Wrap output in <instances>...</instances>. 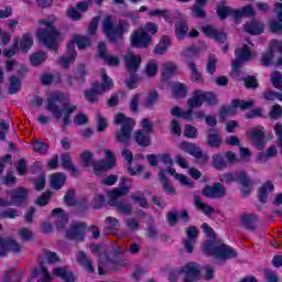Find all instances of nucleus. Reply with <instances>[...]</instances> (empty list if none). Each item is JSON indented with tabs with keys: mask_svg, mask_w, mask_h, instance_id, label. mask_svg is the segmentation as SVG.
I'll return each mask as SVG.
<instances>
[{
	"mask_svg": "<svg viewBox=\"0 0 282 282\" xmlns=\"http://www.w3.org/2000/svg\"><path fill=\"white\" fill-rule=\"evenodd\" d=\"M120 268H124V262H115L113 259H111L110 254H107V251H104V253L99 254V264L97 267L99 276H105L107 272L106 270H111L112 272H118Z\"/></svg>",
	"mask_w": 282,
	"mask_h": 282,
	"instance_id": "9b49d317",
	"label": "nucleus"
},
{
	"mask_svg": "<svg viewBox=\"0 0 282 282\" xmlns=\"http://www.w3.org/2000/svg\"><path fill=\"white\" fill-rule=\"evenodd\" d=\"M171 45V37H169V35H164L159 44H156L154 46V54H159L160 56H162V54H166V50H169Z\"/></svg>",
	"mask_w": 282,
	"mask_h": 282,
	"instance_id": "37998d69",
	"label": "nucleus"
},
{
	"mask_svg": "<svg viewBox=\"0 0 282 282\" xmlns=\"http://www.w3.org/2000/svg\"><path fill=\"white\" fill-rule=\"evenodd\" d=\"M101 84L94 82L91 88L84 91V98L87 102H90V105H96V102H98V96L105 94V91H109V89L113 87V79L107 76L106 70H101Z\"/></svg>",
	"mask_w": 282,
	"mask_h": 282,
	"instance_id": "423d86ee",
	"label": "nucleus"
},
{
	"mask_svg": "<svg viewBox=\"0 0 282 282\" xmlns=\"http://www.w3.org/2000/svg\"><path fill=\"white\" fill-rule=\"evenodd\" d=\"M274 191V184L272 182L267 181L261 185L258 189V199L261 204H268V193H272Z\"/></svg>",
	"mask_w": 282,
	"mask_h": 282,
	"instance_id": "7c9ffc66",
	"label": "nucleus"
},
{
	"mask_svg": "<svg viewBox=\"0 0 282 282\" xmlns=\"http://www.w3.org/2000/svg\"><path fill=\"white\" fill-rule=\"evenodd\" d=\"M263 30H265V26L263 23L257 20H251L245 24V32H247V34H251L252 36L260 35Z\"/></svg>",
	"mask_w": 282,
	"mask_h": 282,
	"instance_id": "c756f323",
	"label": "nucleus"
},
{
	"mask_svg": "<svg viewBox=\"0 0 282 282\" xmlns=\"http://www.w3.org/2000/svg\"><path fill=\"white\" fill-rule=\"evenodd\" d=\"M134 142L141 149H149V147L152 144L151 133L137 130L134 132Z\"/></svg>",
	"mask_w": 282,
	"mask_h": 282,
	"instance_id": "bb28decb",
	"label": "nucleus"
},
{
	"mask_svg": "<svg viewBox=\"0 0 282 282\" xmlns=\"http://www.w3.org/2000/svg\"><path fill=\"white\" fill-rule=\"evenodd\" d=\"M54 276H58V279H62L64 282H75L76 276H74V273L72 271H67L65 267H57L53 270Z\"/></svg>",
	"mask_w": 282,
	"mask_h": 282,
	"instance_id": "72a5a7b5",
	"label": "nucleus"
},
{
	"mask_svg": "<svg viewBox=\"0 0 282 282\" xmlns=\"http://www.w3.org/2000/svg\"><path fill=\"white\" fill-rule=\"evenodd\" d=\"M76 261L79 263V265H83L84 270L86 272H89V274H94L96 272V268H94V262H91V257H89L84 251H79L76 253Z\"/></svg>",
	"mask_w": 282,
	"mask_h": 282,
	"instance_id": "a878e982",
	"label": "nucleus"
},
{
	"mask_svg": "<svg viewBox=\"0 0 282 282\" xmlns=\"http://www.w3.org/2000/svg\"><path fill=\"white\" fill-rule=\"evenodd\" d=\"M231 107H234V109H240V111H247L254 107V100L232 99Z\"/></svg>",
	"mask_w": 282,
	"mask_h": 282,
	"instance_id": "a18cd8bd",
	"label": "nucleus"
},
{
	"mask_svg": "<svg viewBox=\"0 0 282 282\" xmlns=\"http://www.w3.org/2000/svg\"><path fill=\"white\" fill-rule=\"evenodd\" d=\"M180 149L181 151L188 153V155H192V158H195L198 164H206V162H208V153H204L202 148L197 147L195 143L182 141L180 143Z\"/></svg>",
	"mask_w": 282,
	"mask_h": 282,
	"instance_id": "f8f14e48",
	"label": "nucleus"
},
{
	"mask_svg": "<svg viewBox=\"0 0 282 282\" xmlns=\"http://www.w3.org/2000/svg\"><path fill=\"white\" fill-rule=\"evenodd\" d=\"M203 197L208 199H220L226 195V188L221 183H214L213 185H205L202 191Z\"/></svg>",
	"mask_w": 282,
	"mask_h": 282,
	"instance_id": "a211bd4d",
	"label": "nucleus"
},
{
	"mask_svg": "<svg viewBox=\"0 0 282 282\" xmlns=\"http://www.w3.org/2000/svg\"><path fill=\"white\" fill-rule=\"evenodd\" d=\"M20 50L23 54H28L30 50H32V45H34V39L30 33H24L22 39L19 40Z\"/></svg>",
	"mask_w": 282,
	"mask_h": 282,
	"instance_id": "4c0bfd02",
	"label": "nucleus"
},
{
	"mask_svg": "<svg viewBox=\"0 0 282 282\" xmlns=\"http://www.w3.org/2000/svg\"><path fill=\"white\" fill-rule=\"evenodd\" d=\"M204 104L208 105V107L219 105L217 94L215 91H204L200 89L194 90L192 97L187 99L188 109L182 111V107L175 106L171 109V116L174 118H183V120L193 122L195 120V118H193L194 109L202 107Z\"/></svg>",
	"mask_w": 282,
	"mask_h": 282,
	"instance_id": "f257e3e1",
	"label": "nucleus"
},
{
	"mask_svg": "<svg viewBox=\"0 0 282 282\" xmlns=\"http://www.w3.org/2000/svg\"><path fill=\"white\" fill-rule=\"evenodd\" d=\"M74 41L78 47V50H85V47H89L91 45V40L87 36L76 35Z\"/></svg>",
	"mask_w": 282,
	"mask_h": 282,
	"instance_id": "680f3d73",
	"label": "nucleus"
},
{
	"mask_svg": "<svg viewBox=\"0 0 282 282\" xmlns=\"http://www.w3.org/2000/svg\"><path fill=\"white\" fill-rule=\"evenodd\" d=\"M76 192L74 189H67L66 195H64V204L66 206H76Z\"/></svg>",
	"mask_w": 282,
	"mask_h": 282,
	"instance_id": "338daca9",
	"label": "nucleus"
},
{
	"mask_svg": "<svg viewBox=\"0 0 282 282\" xmlns=\"http://www.w3.org/2000/svg\"><path fill=\"white\" fill-rule=\"evenodd\" d=\"M65 182H67V176L63 172L51 175V187L54 188V191H61V188L65 186Z\"/></svg>",
	"mask_w": 282,
	"mask_h": 282,
	"instance_id": "473e14b6",
	"label": "nucleus"
},
{
	"mask_svg": "<svg viewBox=\"0 0 282 282\" xmlns=\"http://www.w3.org/2000/svg\"><path fill=\"white\" fill-rule=\"evenodd\" d=\"M148 17L153 18V17H162L164 19V21H166V23H171V12L166 9H155V10H151L148 13Z\"/></svg>",
	"mask_w": 282,
	"mask_h": 282,
	"instance_id": "6e6d98bb",
	"label": "nucleus"
},
{
	"mask_svg": "<svg viewBox=\"0 0 282 282\" xmlns=\"http://www.w3.org/2000/svg\"><path fill=\"white\" fill-rule=\"evenodd\" d=\"M39 25H45L46 29L37 30V39L51 52H58V41H61V33L56 30L54 22L47 20H39Z\"/></svg>",
	"mask_w": 282,
	"mask_h": 282,
	"instance_id": "20e7f679",
	"label": "nucleus"
},
{
	"mask_svg": "<svg viewBox=\"0 0 282 282\" xmlns=\"http://www.w3.org/2000/svg\"><path fill=\"white\" fill-rule=\"evenodd\" d=\"M175 72H177V66L173 62L165 63L162 70L163 80L169 82L170 78L175 76Z\"/></svg>",
	"mask_w": 282,
	"mask_h": 282,
	"instance_id": "49530a36",
	"label": "nucleus"
},
{
	"mask_svg": "<svg viewBox=\"0 0 282 282\" xmlns=\"http://www.w3.org/2000/svg\"><path fill=\"white\" fill-rule=\"evenodd\" d=\"M158 100H160V94L158 90H152L148 93L143 102V107H145V109H153V107L158 105Z\"/></svg>",
	"mask_w": 282,
	"mask_h": 282,
	"instance_id": "c03bdc74",
	"label": "nucleus"
},
{
	"mask_svg": "<svg viewBox=\"0 0 282 282\" xmlns=\"http://www.w3.org/2000/svg\"><path fill=\"white\" fill-rule=\"evenodd\" d=\"M122 158L128 162V173L132 177H135L139 173H142L144 171V165H138L135 170L131 165L133 162V152H131L129 149L123 148L121 152Z\"/></svg>",
	"mask_w": 282,
	"mask_h": 282,
	"instance_id": "4be33fe9",
	"label": "nucleus"
},
{
	"mask_svg": "<svg viewBox=\"0 0 282 282\" xmlns=\"http://www.w3.org/2000/svg\"><path fill=\"white\" fill-rule=\"evenodd\" d=\"M248 138L253 141L256 149L258 151H263L265 149V128H252L249 132H247Z\"/></svg>",
	"mask_w": 282,
	"mask_h": 282,
	"instance_id": "6ab92c4d",
	"label": "nucleus"
},
{
	"mask_svg": "<svg viewBox=\"0 0 282 282\" xmlns=\"http://www.w3.org/2000/svg\"><path fill=\"white\" fill-rule=\"evenodd\" d=\"M271 83L275 89L282 91V74L279 70H275L271 75Z\"/></svg>",
	"mask_w": 282,
	"mask_h": 282,
	"instance_id": "0e129e2a",
	"label": "nucleus"
},
{
	"mask_svg": "<svg viewBox=\"0 0 282 282\" xmlns=\"http://www.w3.org/2000/svg\"><path fill=\"white\" fill-rule=\"evenodd\" d=\"M1 182L4 184V186L12 188V186L17 185V176L12 174V171H8L7 174L1 178Z\"/></svg>",
	"mask_w": 282,
	"mask_h": 282,
	"instance_id": "052dcab7",
	"label": "nucleus"
},
{
	"mask_svg": "<svg viewBox=\"0 0 282 282\" xmlns=\"http://www.w3.org/2000/svg\"><path fill=\"white\" fill-rule=\"evenodd\" d=\"M129 193V186H122L120 185L119 187L113 188L111 192H109L108 197H109V204H113L116 202H119V197H124Z\"/></svg>",
	"mask_w": 282,
	"mask_h": 282,
	"instance_id": "e433bc0d",
	"label": "nucleus"
},
{
	"mask_svg": "<svg viewBox=\"0 0 282 282\" xmlns=\"http://www.w3.org/2000/svg\"><path fill=\"white\" fill-rule=\"evenodd\" d=\"M243 17H247V18L257 17V12H254V8H252V4H246L240 10L236 9V21H241Z\"/></svg>",
	"mask_w": 282,
	"mask_h": 282,
	"instance_id": "ea45409f",
	"label": "nucleus"
},
{
	"mask_svg": "<svg viewBox=\"0 0 282 282\" xmlns=\"http://www.w3.org/2000/svg\"><path fill=\"white\" fill-rule=\"evenodd\" d=\"M274 133L276 135V144H281L280 147V153L282 155V123L276 122L275 126L273 127Z\"/></svg>",
	"mask_w": 282,
	"mask_h": 282,
	"instance_id": "774afa93",
	"label": "nucleus"
},
{
	"mask_svg": "<svg viewBox=\"0 0 282 282\" xmlns=\"http://www.w3.org/2000/svg\"><path fill=\"white\" fill-rule=\"evenodd\" d=\"M269 118L271 120H279V118H282V107L279 104H275L271 107L269 110Z\"/></svg>",
	"mask_w": 282,
	"mask_h": 282,
	"instance_id": "69168bd1",
	"label": "nucleus"
},
{
	"mask_svg": "<svg viewBox=\"0 0 282 282\" xmlns=\"http://www.w3.org/2000/svg\"><path fill=\"white\" fill-rule=\"evenodd\" d=\"M159 182L162 184L164 193L175 195V187L171 185V181L166 177V173H164V171L159 173Z\"/></svg>",
	"mask_w": 282,
	"mask_h": 282,
	"instance_id": "79ce46f5",
	"label": "nucleus"
},
{
	"mask_svg": "<svg viewBox=\"0 0 282 282\" xmlns=\"http://www.w3.org/2000/svg\"><path fill=\"white\" fill-rule=\"evenodd\" d=\"M187 67L191 69L192 80L193 83H204V77H202V73L197 69V64L193 61L187 62Z\"/></svg>",
	"mask_w": 282,
	"mask_h": 282,
	"instance_id": "603ef678",
	"label": "nucleus"
},
{
	"mask_svg": "<svg viewBox=\"0 0 282 282\" xmlns=\"http://www.w3.org/2000/svg\"><path fill=\"white\" fill-rule=\"evenodd\" d=\"M212 166L216 171H224L228 169V162L226 161V156L221 153H216L212 156Z\"/></svg>",
	"mask_w": 282,
	"mask_h": 282,
	"instance_id": "c9c22d12",
	"label": "nucleus"
},
{
	"mask_svg": "<svg viewBox=\"0 0 282 282\" xmlns=\"http://www.w3.org/2000/svg\"><path fill=\"white\" fill-rule=\"evenodd\" d=\"M194 204L198 210H202L206 215V217H213V215H215V207L202 202L199 196L194 198Z\"/></svg>",
	"mask_w": 282,
	"mask_h": 282,
	"instance_id": "a19ab883",
	"label": "nucleus"
},
{
	"mask_svg": "<svg viewBox=\"0 0 282 282\" xmlns=\"http://www.w3.org/2000/svg\"><path fill=\"white\" fill-rule=\"evenodd\" d=\"M180 272L185 274L184 282H197L202 279V270L196 262H187Z\"/></svg>",
	"mask_w": 282,
	"mask_h": 282,
	"instance_id": "dca6fc26",
	"label": "nucleus"
},
{
	"mask_svg": "<svg viewBox=\"0 0 282 282\" xmlns=\"http://www.w3.org/2000/svg\"><path fill=\"white\" fill-rule=\"evenodd\" d=\"M129 28H131V24L127 20H119L116 24L111 17H106L102 21V32L108 41L113 44L124 41V34L129 32Z\"/></svg>",
	"mask_w": 282,
	"mask_h": 282,
	"instance_id": "f03ea898",
	"label": "nucleus"
},
{
	"mask_svg": "<svg viewBox=\"0 0 282 282\" xmlns=\"http://www.w3.org/2000/svg\"><path fill=\"white\" fill-rule=\"evenodd\" d=\"M47 61V53L43 51L35 52L31 54L30 62L33 67H39V65H43Z\"/></svg>",
	"mask_w": 282,
	"mask_h": 282,
	"instance_id": "de8ad7c7",
	"label": "nucleus"
},
{
	"mask_svg": "<svg viewBox=\"0 0 282 282\" xmlns=\"http://www.w3.org/2000/svg\"><path fill=\"white\" fill-rule=\"evenodd\" d=\"M153 43V36L143 29L134 30L130 35V46L135 50H147Z\"/></svg>",
	"mask_w": 282,
	"mask_h": 282,
	"instance_id": "9d476101",
	"label": "nucleus"
},
{
	"mask_svg": "<svg viewBox=\"0 0 282 282\" xmlns=\"http://www.w3.org/2000/svg\"><path fill=\"white\" fill-rule=\"evenodd\" d=\"M8 195L13 206H17L18 208H25V206H28V197H30L28 188L19 186L13 189H9Z\"/></svg>",
	"mask_w": 282,
	"mask_h": 282,
	"instance_id": "ddd939ff",
	"label": "nucleus"
},
{
	"mask_svg": "<svg viewBox=\"0 0 282 282\" xmlns=\"http://www.w3.org/2000/svg\"><path fill=\"white\" fill-rule=\"evenodd\" d=\"M113 124L117 127L121 126L120 129L115 132V142L117 144H123V147H129L133 129L135 128V119L119 112L115 116Z\"/></svg>",
	"mask_w": 282,
	"mask_h": 282,
	"instance_id": "7ed1b4c3",
	"label": "nucleus"
},
{
	"mask_svg": "<svg viewBox=\"0 0 282 282\" xmlns=\"http://www.w3.org/2000/svg\"><path fill=\"white\" fill-rule=\"evenodd\" d=\"M272 61H274V48L270 46L265 53L261 54L260 64L263 67H270V65H272Z\"/></svg>",
	"mask_w": 282,
	"mask_h": 282,
	"instance_id": "3c124183",
	"label": "nucleus"
},
{
	"mask_svg": "<svg viewBox=\"0 0 282 282\" xmlns=\"http://www.w3.org/2000/svg\"><path fill=\"white\" fill-rule=\"evenodd\" d=\"M52 217H56V229L63 230L65 226H67V221H69V218L67 217V214L65 213V209L57 207L52 210Z\"/></svg>",
	"mask_w": 282,
	"mask_h": 282,
	"instance_id": "cd10ccee",
	"label": "nucleus"
},
{
	"mask_svg": "<svg viewBox=\"0 0 282 282\" xmlns=\"http://www.w3.org/2000/svg\"><path fill=\"white\" fill-rule=\"evenodd\" d=\"M61 74L52 75L50 73H45L41 76V84L44 86L52 85L53 83H61Z\"/></svg>",
	"mask_w": 282,
	"mask_h": 282,
	"instance_id": "5fc2aeb1",
	"label": "nucleus"
},
{
	"mask_svg": "<svg viewBox=\"0 0 282 282\" xmlns=\"http://www.w3.org/2000/svg\"><path fill=\"white\" fill-rule=\"evenodd\" d=\"M204 252L209 257H216V259H223L226 261L228 259H237L238 253L232 247L224 243V241L218 240L213 242V240H207L204 246Z\"/></svg>",
	"mask_w": 282,
	"mask_h": 282,
	"instance_id": "39448f33",
	"label": "nucleus"
},
{
	"mask_svg": "<svg viewBox=\"0 0 282 282\" xmlns=\"http://www.w3.org/2000/svg\"><path fill=\"white\" fill-rule=\"evenodd\" d=\"M195 3L192 8V14L196 17V19H206L208 13L206 12V6L208 4V0H194Z\"/></svg>",
	"mask_w": 282,
	"mask_h": 282,
	"instance_id": "c85d7f7f",
	"label": "nucleus"
},
{
	"mask_svg": "<svg viewBox=\"0 0 282 282\" xmlns=\"http://www.w3.org/2000/svg\"><path fill=\"white\" fill-rule=\"evenodd\" d=\"M188 34V24L184 20H178L175 23V36L178 41H184Z\"/></svg>",
	"mask_w": 282,
	"mask_h": 282,
	"instance_id": "58836bf2",
	"label": "nucleus"
},
{
	"mask_svg": "<svg viewBox=\"0 0 282 282\" xmlns=\"http://www.w3.org/2000/svg\"><path fill=\"white\" fill-rule=\"evenodd\" d=\"M126 69L129 74H138L140 65H142V57L140 55H128L124 57Z\"/></svg>",
	"mask_w": 282,
	"mask_h": 282,
	"instance_id": "b1692460",
	"label": "nucleus"
},
{
	"mask_svg": "<svg viewBox=\"0 0 282 282\" xmlns=\"http://www.w3.org/2000/svg\"><path fill=\"white\" fill-rule=\"evenodd\" d=\"M235 56L236 59L231 62V74L234 78H239V76H241V67L243 63L252 61V51L248 44H245L241 48L235 50Z\"/></svg>",
	"mask_w": 282,
	"mask_h": 282,
	"instance_id": "6e6552de",
	"label": "nucleus"
},
{
	"mask_svg": "<svg viewBox=\"0 0 282 282\" xmlns=\"http://www.w3.org/2000/svg\"><path fill=\"white\" fill-rule=\"evenodd\" d=\"M224 182L225 184H232L234 182H238L241 184V193L243 197H248L252 191V185L250 184V178H248V173L246 171H240L235 177L232 172H227L224 174Z\"/></svg>",
	"mask_w": 282,
	"mask_h": 282,
	"instance_id": "1a4fd4ad",
	"label": "nucleus"
},
{
	"mask_svg": "<svg viewBox=\"0 0 282 282\" xmlns=\"http://www.w3.org/2000/svg\"><path fill=\"white\" fill-rule=\"evenodd\" d=\"M258 220H259V218L254 214H243L241 216L242 226L247 230H250L251 232H254L257 230V221Z\"/></svg>",
	"mask_w": 282,
	"mask_h": 282,
	"instance_id": "2f4dec72",
	"label": "nucleus"
},
{
	"mask_svg": "<svg viewBox=\"0 0 282 282\" xmlns=\"http://www.w3.org/2000/svg\"><path fill=\"white\" fill-rule=\"evenodd\" d=\"M8 252L19 254L21 245L14 239L0 238V257H7Z\"/></svg>",
	"mask_w": 282,
	"mask_h": 282,
	"instance_id": "aec40b11",
	"label": "nucleus"
},
{
	"mask_svg": "<svg viewBox=\"0 0 282 282\" xmlns=\"http://www.w3.org/2000/svg\"><path fill=\"white\" fill-rule=\"evenodd\" d=\"M39 274H42L37 282H52V274L47 271V267L43 265V262H40V268H35L31 271L28 281H34Z\"/></svg>",
	"mask_w": 282,
	"mask_h": 282,
	"instance_id": "5701e85b",
	"label": "nucleus"
},
{
	"mask_svg": "<svg viewBox=\"0 0 282 282\" xmlns=\"http://www.w3.org/2000/svg\"><path fill=\"white\" fill-rule=\"evenodd\" d=\"M82 164L85 169H88V166H93L94 174L97 177H102L104 173H107V171H111L113 169V163L111 161H107L105 159L99 161H94V153L89 150H85L80 154Z\"/></svg>",
	"mask_w": 282,
	"mask_h": 282,
	"instance_id": "0eeeda50",
	"label": "nucleus"
},
{
	"mask_svg": "<svg viewBox=\"0 0 282 282\" xmlns=\"http://www.w3.org/2000/svg\"><path fill=\"white\" fill-rule=\"evenodd\" d=\"M206 144L210 147V149H219L224 144V138L219 134L217 129H209V133L206 138Z\"/></svg>",
	"mask_w": 282,
	"mask_h": 282,
	"instance_id": "393cba45",
	"label": "nucleus"
},
{
	"mask_svg": "<svg viewBox=\"0 0 282 282\" xmlns=\"http://www.w3.org/2000/svg\"><path fill=\"white\" fill-rule=\"evenodd\" d=\"M9 94L10 95H14V94H19V91H21V79H19V77L17 76H11L9 78Z\"/></svg>",
	"mask_w": 282,
	"mask_h": 282,
	"instance_id": "4d7b16f0",
	"label": "nucleus"
},
{
	"mask_svg": "<svg viewBox=\"0 0 282 282\" xmlns=\"http://www.w3.org/2000/svg\"><path fill=\"white\" fill-rule=\"evenodd\" d=\"M109 206H115L118 213L121 215H131L133 207L130 204L117 200L115 203H109Z\"/></svg>",
	"mask_w": 282,
	"mask_h": 282,
	"instance_id": "8fccbe9b",
	"label": "nucleus"
},
{
	"mask_svg": "<svg viewBox=\"0 0 282 282\" xmlns=\"http://www.w3.org/2000/svg\"><path fill=\"white\" fill-rule=\"evenodd\" d=\"M205 70L209 76L215 75V72H217V57L215 55H209Z\"/></svg>",
	"mask_w": 282,
	"mask_h": 282,
	"instance_id": "bf43d9fd",
	"label": "nucleus"
},
{
	"mask_svg": "<svg viewBox=\"0 0 282 282\" xmlns=\"http://www.w3.org/2000/svg\"><path fill=\"white\" fill-rule=\"evenodd\" d=\"M85 232H87V225L85 223H75L69 226L65 232L66 239L69 241H85Z\"/></svg>",
	"mask_w": 282,
	"mask_h": 282,
	"instance_id": "4468645a",
	"label": "nucleus"
},
{
	"mask_svg": "<svg viewBox=\"0 0 282 282\" xmlns=\"http://www.w3.org/2000/svg\"><path fill=\"white\" fill-rule=\"evenodd\" d=\"M172 94L175 98H186L188 88L183 83L178 82L172 85Z\"/></svg>",
	"mask_w": 282,
	"mask_h": 282,
	"instance_id": "09e8293b",
	"label": "nucleus"
},
{
	"mask_svg": "<svg viewBox=\"0 0 282 282\" xmlns=\"http://www.w3.org/2000/svg\"><path fill=\"white\" fill-rule=\"evenodd\" d=\"M106 204H107V198H105V195L95 194L93 198V208L95 210H100L101 208H105Z\"/></svg>",
	"mask_w": 282,
	"mask_h": 282,
	"instance_id": "13d9d810",
	"label": "nucleus"
},
{
	"mask_svg": "<svg viewBox=\"0 0 282 282\" xmlns=\"http://www.w3.org/2000/svg\"><path fill=\"white\" fill-rule=\"evenodd\" d=\"M59 162L64 171H69L74 177H78L80 175V170L74 165L72 162V154L69 152H64L59 156Z\"/></svg>",
	"mask_w": 282,
	"mask_h": 282,
	"instance_id": "412c9836",
	"label": "nucleus"
},
{
	"mask_svg": "<svg viewBox=\"0 0 282 282\" xmlns=\"http://www.w3.org/2000/svg\"><path fill=\"white\" fill-rule=\"evenodd\" d=\"M216 14L220 21H226L228 17H232L234 19H237V12L236 9H232L228 6H219L216 8Z\"/></svg>",
	"mask_w": 282,
	"mask_h": 282,
	"instance_id": "f704fd0d",
	"label": "nucleus"
},
{
	"mask_svg": "<svg viewBox=\"0 0 282 282\" xmlns=\"http://www.w3.org/2000/svg\"><path fill=\"white\" fill-rule=\"evenodd\" d=\"M246 89H259V79L254 75H247L241 78Z\"/></svg>",
	"mask_w": 282,
	"mask_h": 282,
	"instance_id": "864d4df0",
	"label": "nucleus"
},
{
	"mask_svg": "<svg viewBox=\"0 0 282 282\" xmlns=\"http://www.w3.org/2000/svg\"><path fill=\"white\" fill-rule=\"evenodd\" d=\"M202 32L207 39H212V41H215V43H219L220 45L228 42V34L221 30L215 29L212 24L203 26Z\"/></svg>",
	"mask_w": 282,
	"mask_h": 282,
	"instance_id": "2eb2a0df",
	"label": "nucleus"
},
{
	"mask_svg": "<svg viewBox=\"0 0 282 282\" xmlns=\"http://www.w3.org/2000/svg\"><path fill=\"white\" fill-rule=\"evenodd\" d=\"M48 150H50V145H47V143H45V141H35L33 143V151L35 153H40L41 155H45V153H47Z\"/></svg>",
	"mask_w": 282,
	"mask_h": 282,
	"instance_id": "e2e57ef3",
	"label": "nucleus"
},
{
	"mask_svg": "<svg viewBox=\"0 0 282 282\" xmlns=\"http://www.w3.org/2000/svg\"><path fill=\"white\" fill-rule=\"evenodd\" d=\"M65 96L63 94H52L47 98V111H51L52 116L56 118V120H61L63 118V110H61L57 106V102H63Z\"/></svg>",
	"mask_w": 282,
	"mask_h": 282,
	"instance_id": "f3484780",
	"label": "nucleus"
}]
</instances>
